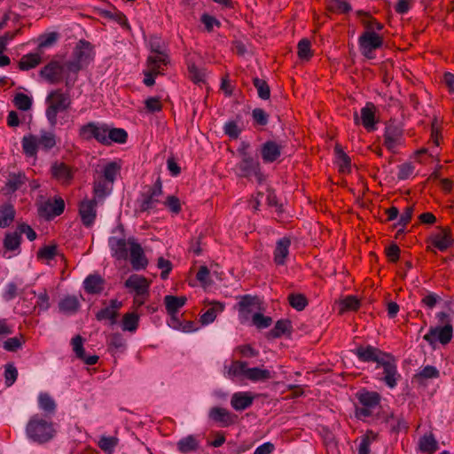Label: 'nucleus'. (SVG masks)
<instances>
[{"label": "nucleus", "instance_id": "nucleus-51", "mask_svg": "<svg viewBox=\"0 0 454 454\" xmlns=\"http://www.w3.org/2000/svg\"><path fill=\"white\" fill-rule=\"evenodd\" d=\"M438 448L437 442L432 434H425L419 440V450L422 452L433 453Z\"/></svg>", "mask_w": 454, "mask_h": 454}, {"label": "nucleus", "instance_id": "nucleus-18", "mask_svg": "<svg viewBox=\"0 0 454 454\" xmlns=\"http://www.w3.org/2000/svg\"><path fill=\"white\" fill-rule=\"evenodd\" d=\"M384 145L392 153H395L398 145L402 144L403 129L394 122L388 123L384 132Z\"/></svg>", "mask_w": 454, "mask_h": 454}, {"label": "nucleus", "instance_id": "nucleus-27", "mask_svg": "<svg viewBox=\"0 0 454 454\" xmlns=\"http://www.w3.org/2000/svg\"><path fill=\"white\" fill-rule=\"evenodd\" d=\"M170 63L168 54H153L148 55L146 59V68L151 69V72L163 74L165 67Z\"/></svg>", "mask_w": 454, "mask_h": 454}, {"label": "nucleus", "instance_id": "nucleus-44", "mask_svg": "<svg viewBox=\"0 0 454 454\" xmlns=\"http://www.w3.org/2000/svg\"><path fill=\"white\" fill-rule=\"evenodd\" d=\"M15 217V209L12 205L6 204L0 207V228L11 225Z\"/></svg>", "mask_w": 454, "mask_h": 454}, {"label": "nucleus", "instance_id": "nucleus-8", "mask_svg": "<svg viewBox=\"0 0 454 454\" xmlns=\"http://www.w3.org/2000/svg\"><path fill=\"white\" fill-rule=\"evenodd\" d=\"M361 54L368 59L375 58L374 51L383 45V37L374 31H364L358 38Z\"/></svg>", "mask_w": 454, "mask_h": 454}, {"label": "nucleus", "instance_id": "nucleus-58", "mask_svg": "<svg viewBox=\"0 0 454 454\" xmlns=\"http://www.w3.org/2000/svg\"><path fill=\"white\" fill-rule=\"evenodd\" d=\"M252 118L255 126H266L269 122V114L262 108H254Z\"/></svg>", "mask_w": 454, "mask_h": 454}, {"label": "nucleus", "instance_id": "nucleus-21", "mask_svg": "<svg viewBox=\"0 0 454 454\" xmlns=\"http://www.w3.org/2000/svg\"><path fill=\"white\" fill-rule=\"evenodd\" d=\"M129 245L132 268L136 270L145 269L148 264V261L141 245L137 243L134 239H129Z\"/></svg>", "mask_w": 454, "mask_h": 454}, {"label": "nucleus", "instance_id": "nucleus-34", "mask_svg": "<svg viewBox=\"0 0 454 454\" xmlns=\"http://www.w3.org/2000/svg\"><path fill=\"white\" fill-rule=\"evenodd\" d=\"M187 301L185 296L166 295L164 297V304L168 315L177 314L179 309L183 308Z\"/></svg>", "mask_w": 454, "mask_h": 454}, {"label": "nucleus", "instance_id": "nucleus-9", "mask_svg": "<svg viewBox=\"0 0 454 454\" xmlns=\"http://www.w3.org/2000/svg\"><path fill=\"white\" fill-rule=\"evenodd\" d=\"M106 132V124L90 121L80 127L78 134L82 140L95 139L99 144L106 145L108 142Z\"/></svg>", "mask_w": 454, "mask_h": 454}, {"label": "nucleus", "instance_id": "nucleus-22", "mask_svg": "<svg viewBox=\"0 0 454 454\" xmlns=\"http://www.w3.org/2000/svg\"><path fill=\"white\" fill-rule=\"evenodd\" d=\"M27 181V178L23 172L9 173L2 191L4 195H11L20 190Z\"/></svg>", "mask_w": 454, "mask_h": 454}, {"label": "nucleus", "instance_id": "nucleus-19", "mask_svg": "<svg viewBox=\"0 0 454 454\" xmlns=\"http://www.w3.org/2000/svg\"><path fill=\"white\" fill-rule=\"evenodd\" d=\"M97 200L85 199L79 204V215L81 221L85 227H90L97 216Z\"/></svg>", "mask_w": 454, "mask_h": 454}, {"label": "nucleus", "instance_id": "nucleus-46", "mask_svg": "<svg viewBox=\"0 0 454 454\" xmlns=\"http://www.w3.org/2000/svg\"><path fill=\"white\" fill-rule=\"evenodd\" d=\"M148 45L150 49L149 55L168 54L166 43L161 37L158 35H151Z\"/></svg>", "mask_w": 454, "mask_h": 454}, {"label": "nucleus", "instance_id": "nucleus-14", "mask_svg": "<svg viewBox=\"0 0 454 454\" xmlns=\"http://www.w3.org/2000/svg\"><path fill=\"white\" fill-rule=\"evenodd\" d=\"M353 352L360 361L364 363H376L377 365H379L387 356H389L390 354L372 345H361Z\"/></svg>", "mask_w": 454, "mask_h": 454}, {"label": "nucleus", "instance_id": "nucleus-64", "mask_svg": "<svg viewBox=\"0 0 454 454\" xmlns=\"http://www.w3.org/2000/svg\"><path fill=\"white\" fill-rule=\"evenodd\" d=\"M253 325L258 329H264L272 324V318L262 313H254L252 317Z\"/></svg>", "mask_w": 454, "mask_h": 454}, {"label": "nucleus", "instance_id": "nucleus-20", "mask_svg": "<svg viewBox=\"0 0 454 454\" xmlns=\"http://www.w3.org/2000/svg\"><path fill=\"white\" fill-rule=\"evenodd\" d=\"M283 145L274 140H268L262 144L260 154L264 163L276 161L282 153Z\"/></svg>", "mask_w": 454, "mask_h": 454}, {"label": "nucleus", "instance_id": "nucleus-32", "mask_svg": "<svg viewBox=\"0 0 454 454\" xmlns=\"http://www.w3.org/2000/svg\"><path fill=\"white\" fill-rule=\"evenodd\" d=\"M80 306V300L75 295H66L59 302V311L66 315L75 314Z\"/></svg>", "mask_w": 454, "mask_h": 454}, {"label": "nucleus", "instance_id": "nucleus-41", "mask_svg": "<svg viewBox=\"0 0 454 454\" xmlns=\"http://www.w3.org/2000/svg\"><path fill=\"white\" fill-rule=\"evenodd\" d=\"M177 450L184 454L195 451L199 449V441L194 435H188L180 439L177 443Z\"/></svg>", "mask_w": 454, "mask_h": 454}, {"label": "nucleus", "instance_id": "nucleus-45", "mask_svg": "<svg viewBox=\"0 0 454 454\" xmlns=\"http://www.w3.org/2000/svg\"><path fill=\"white\" fill-rule=\"evenodd\" d=\"M292 328L291 321L288 319L278 320L274 327L268 333L269 338H279L283 334L289 333Z\"/></svg>", "mask_w": 454, "mask_h": 454}, {"label": "nucleus", "instance_id": "nucleus-23", "mask_svg": "<svg viewBox=\"0 0 454 454\" xmlns=\"http://www.w3.org/2000/svg\"><path fill=\"white\" fill-rule=\"evenodd\" d=\"M73 58L87 66L94 59L93 47L90 43L81 40L73 51Z\"/></svg>", "mask_w": 454, "mask_h": 454}, {"label": "nucleus", "instance_id": "nucleus-63", "mask_svg": "<svg viewBox=\"0 0 454 454\" xmlns=\"http://www.w3.org/2000/svg\"><path fill=\"white\" fill-rule=\"evenodd\" d=\"M118 444V439L113 436H102L98 441V447L106 451L112 452Z\"/></svg>", "mask_w": 454, "mask_h": 454}, {"label": "nucleus", "instance_id": "nucleus-38", "mask_svg": "<svg viewBox=\"0 0 454 454\" xmlns=\"http://www.w3.org/2000/svg\"><path fill=\"white\" fill-rule=\"evenodd\" d=\"M224 305L219 301H213L210 307L200 316L202 325H208L215 321L216 316L223 311Z\"/></svg>", "mask_w": 454, "mask_h": 454}, {"label": "nucleus", "instance_id": "nucleus-30", "mask_svg": "<svg viewBox=\"0 0 454 454\" xmlns=\"http://www.w3.org/2000/svg\"><path fill=\"white\" fill-rule=\"evenodd\" d=\"M83 287L90 294H98L105 288V279L98 274H90L84 279Z\"/></svg>", "mask_w": 454, "mask_h": 454}, {"label": "nucleus", "instance_id": "nucleus-3", "mask_svg": "<svg viewBox=\"0 0 454 454\" xmlns=\"http://www.w3.org/2000/svg\"><path fill=\"white\" fill-rule=\"evenodd\" d=\"M26 433L28 438L34 442L44 443L54 437L55 429L51 422L36 414L29 419L26 427Z\"/></svg>", "mask_w": 454, "mask_h": 454}, {"label": "nucleus", "instance_id": "nucleus-35", "mask_svg": "<svg viewBox=\"0 0 454 454\" xmlns=\"http://www.w3.org/2000/svg\"><path fill=\"white\" fill-rule=\"evenodd\" d=\"M21 237L17 230L12 232H6L3 240V246L6 252L20 251Z\"/></svg>", "mask_w": 454, "mask_h": 454}, {"label": "nucleus", "instance_id": "nucleus-53", "mask_svg": "<svg viewBox=\"0 0 454 454\" xmlns=\"http://www.w3.org/2000/svg\"><path fill=\"white\" fill-rule=\"evenodd\" d=\"M297 54L302 60H309L312 57L311 43L309 39L303 38L298 43Z\"/></svg>", "mask_w": 454, "mask_h": 454}, {"label": "nucleus", "instance_id": "nucleus-50", "mask_svg": "<svg viewBox=\"0 0 454 454\" xmlns=\"http://www.w3.org/2000/svg\"><path fill=\"white\" fill-rule=\"evenodd\" d=\"M378 435L372 430H368L365 434L361 437L358 447V454H370L371 444L377 439Z\"/></svg>", "mask_w": 454, "mask_h": 454}, {"label": "nucleus", "instance_id": "nucleus-62", "mask_svg": "<svg viewBox=\"0 0 454 454\" xmlns=\"http://www.w3.org/2000/svg\"><path fill=\"white\" fill-rule=\"evenodd\" d=\"M58 254V247L56 245L44 246L37 252L38 259L52 260Z\"/></svg>", "mask_w": 454, "mask_h": 454}, {"label": "nucleus", "instance_id": "nucleus-6", "mask_svg": "<svg viewBox=\"0 0 454 454\" xmlns=\"http://www.w3.org/2000/svg\"><path fill=\"white\" fill-rule=\"evenodd\" d=\"M356 398L362 405L356 408V416L358 419L371 417L373 410L380 405L381 400V396L378 392L365 390L357 393Z\"/></svg>", "mask_w": 454, "mask_h": 454}, {"label": "nucleus", "instance_id": "nucleus-49", "mask_svg": "<svg viewBox=\"0 0 454 454\" xmlns=\"http://www.w3.org/2000/svg\"><path fill=\"white\" fill-rule=\"evenodd\" d=\"M246 379L251 381L266 380L271 378L270 372L267 369H261L259 367L248 368L246 371Z\"/></svg>", "mask_w": 454, "mask_h": 454}, {"label": "nucleus", "instance_id": "nucleus-60", "mask_svg": "<svg viewBox=\"0 0 454 454\" xmlns=\"http://www.w3.org/2000/svg\"><path fill=\"white\" fill-rule=\"evenodd\" d=\"M37 300L35 304L34 305V309H38V311H45L50 308V297L46 291L43 289L37 296Z\"/></svg>", "mask_w": 454, "mask_h": 454}, {"label": "nucleus", "instance_id": "nucleus-2", "mask_svg": "<svg viewBox=\"0 0 454 454\" xmlns=\"http://www.w3.org/2000/svg\"><path fill=\"white\" fill-rule=\"evenodd\" d=\"M120 170L121 166L115 161H111L104 165L100 171H97L93 181V194L96 200H102L111 193Z\"/></svg>", "mask_w": 454, "mask_h": 454}, {"label": "nucleus", "instance_id": "nucleus-39", "mask_svg": "<svg viewBox=\"0 0 454 454\" xmlns=\"http://www.w3.org/2000/svg\"><path fill=\"white\" fill-rule=\"evenodd\" d=\"M334 153L339 166V171L341 173L350 172L351 160L340 145L334 146Z\"/></svg>", "mask_w": 454, "mask_h": 454}, {"label": "nucleus", "instance_id": "nucleus-36", "mask_svg": "<svg viewBox=\"0 0 454 454\" xmlns=\"http://www.w3.org/2000/svg\"><path fill=\"white\" fill-rule=\"evenodd\" d=\"M256 304V297L246 294L240 297L238 303V310L240 317L247 319Z\"/></svg>", "mask_w": 454, "mask_h": 454}, {"label": "nucleus", "instance_id": "nucleus-17", "mask_svg": "<svg viewBox=\"0 0 454 454\" xmlns=\"http://www.w3.org/2000/svg\"><path fill=\"white\" fill-rule=\"evenodd\" d=\"M208 418L221 427H228L234 425L238 420V416L231 413L225 408L212 407L208 412Z\"/></svg>", "mask_w": 454, "mask_h": 454}, {"label": "nucleus", "instance_id": "nucleus-13", "mask_svg": "<svg viewBox=\"0 0 454 454\" xmlns=\"http://www.w3.org/2000/svg\"><path fill=\"white\" fill-rule=\"evenodd\" d=\"M64 210V200L59 196H56L53 199H48L39 205L38 215L46 220H51L60 215Z\"/></svg>", "mask_w": 454, "mask_h": 454}, {"label": "nucleus", "instance_id": "nucleus-5", "mask_svg": "<svg viewBox=\"0 0 454 454\" xmlns=\"http://www.w3.org/2000/svg\"><path fill=\"white\" fill-rule=\"evenodd\" d=\"M162 193V182L160 177L158 176L153 185L145 187V190L140 193L137 200L139 211L150 213L154 210L160 203V197Z\"/></svg>", "mask_w": 454, "mask_h": 454}, {"label": "nucleus", "instance_id": "nucleus-40", "mask_svg": "<svg viewBox=\"0 0 454 454\" xmlns=\"http://www.w3.org/2000/svg\"><path fill=\"white\" fill-rule=\"evenodd\" d=\"M106 139L108 140V142L106 145H111L113 143L124 144L128 139V133L123 129H110L107 126Z\"/></svg>", "mask_w": 454, "mask_h": 454}, {"label": "nucleus", "instance_id": "nucleus-29", "mask_svg": "<svg viewBox=\"0 0 454 454\" xmlns=\"http://www.w3.org/2000/svg\"><path fill=\"white\" fill-rule=\"evenodd\" d=\"M224 376L226 378L234 379H246L247 370V363L244 361H232L230 365L224 367Z\"/></svg>", "mask_w": 454, "mask_h": 454}, {"label": "nucleus", "instance_id": "nucleus-57", "mask_svg": "<svg viewBox=\"0 0 454 454\" xmlns=\"http://www.w3.org/2000/svg\"><path fill=\"white\" fill-rule=\"evenodd\" d=\"M289 304L298 311H301L308 305L305 295L301 294H291L288 295Z\"/></svg>", "mask_w": 454, "mask_h": 454}, {"label": "nucleus", "instance_id": "nucleus-33", "mask_svg": "<svg viewBox=\"0 0 454 454\" xmlns=\"http://www.w3.org/2000/svg\"><path fill=\"white\" fill-rule=\"evenodd\" d=\"M63 65L65 66V84L67 88H72L76 81V77L72 79L70 74H74L76 75L85 66L74 58Z\"/></svg>", "mask_w": 454, "mask_h": 454}, {"label": "nucleus", "instance_id": "nucleus-4", "mask_svg": "<svg viewBox=\"0 0 454 454\" xmlns=\"http://www.w3.org/2000/svg\"><path fill=\"white\" fill-rule=\"evenodd\" d=\"M48 106L46 109V117L51 127H55L58 122V114L66 111L71 105V99L67 93L61 90H52L47 97Z\"/></svg>", "mask_w": 454, "mask_h": 454}, {"label": "nucleus", "instance_id": "nucleus-42", "mask_svg": "<svg viewBox=\"0 0 454 454\" xmlns=\"http://www.w3.org/2000/svg\"><path fill=\"white\" fill-rule=\"evenodd\" d=\"M59 38V34L58 32H50L40 35L37 38L38 45L36 50L43 54V49L53 46L58 42Z\"/></svg>", "mask_w": 454, "mask_h": 454}, {"label": "nucleus", "instance_id": "nucleus-31", "mask_svg": "<svg viewBox=\"0 0 454 454\" xmlns=\"http://www.w3.org/2000/svg\"><path fill=\"white\" fill-rule=\"evenodd\" d=\"M375 106L368 102L365 106L361 109V121L362 125L368 130L372 131L375 129Z\"/></svg>", "mask_w": 454, "mask_h": 454}, {"label": "nucleus", "instance_id": "nucleus-47", "mask_svg": "<svg viewBox=\"0 0 454 454\" xmlns=\"http://www.w3.org/2000/svg\"><path fill=\"white\" fill-rule=\"evenodd\" d=\"M356 15L358 17H365V19L362 20V23L365 27V31H373L374 29L380 31L383 29V24L379 22L376 19L372 17L370 13L364 12L362 10H359L356 12Z\"/></svg>", "mask_w": 454, "mask_h": 454}, {"label": "nucleus", "instance_id": "nucleus-37", "mask_svg": "<svg viewBox=\"0 0 454 454\" xmlns=\"http://www.w3.org/2000/svg\"><path fill=\"white\" fill-rule=\"evenodd\" d=\"M42 61V53L36 50V52L28 53L19 61V68L23 71L30 70L37 67Z\"/></svg>", "mask_w": 454, "mask_h": 454}, {"label": "nucleus", "instance_id": "nucleus-43", "mask_svg": "<svg viewBox=\"0 0 454 454\" xmlns=\"http://www.w3.org/2000/svg\"><path fill=\"white\" fill-rule=\"evenodd\" d=\"M39 408L46 414H54L56 411V403L54 399L46 392H42L38 395Z\"/></svg>", "mask_w": 454, "mask_h": 454}, {"label": "nucleus", "instance_id": "nucleus-59", "mask_svg": "<svg viewBox=\"0 0 454 454\" xmlns=\"http://www.w3.org/2000/svg\"><path fill=\"white\" fill-rule=\"evenodd\" d=\"M125 340L120 333H113L109 337L108 348L112 351L122 350L125 348Z\"/></svg>", "mask_w": 454, "mask_h": 454}, {"label": "nucleus", "instance_id": "nucleus-52", "mask_svg": "<svg viewBox=\"0 0 454 454\" xmlns=\"http://www.w3.org/2000/svg\"><path fill=\"white\" fill-rule=\"evenodd\" d=\"M119 312L114 311L113 309L106 307L98 310L96 314V318L98 321L108 320L110 325H114L117 322Z\"/></svg>", "mask_w": 454, "mask_h": 454}, {"label": "nucleus", "instance_id": "nucleus-7", "mask_svg": "<svg viewBox=\"0 0 454 454\" xmlns=\"http://www.w3.org/2000/svg\"><path fill=\"white\" fill-rule=\"evenodd\" d=\"M381 367L382 372L378 379L384 382L389 388H395L401 379V374L398 372L396 360L392 354L387 356L377 368Z\"/></svg>", "mask_w": 454, "mask_h": 454}, {"label": "nucleus", "instance_id": "nucleus-11", "mask_svg": "<svg viewBox=\"0 0 454 454\" xmlns=\"http://www.w3.org/2000/svg\"><path fill=\"white\" fill-rule=\"evenodd\" d=\"M239 176L249 178L254 176L258 183L264 181V175L261 171L260 162L252 156H246L237 164Z\"/></svg>", "mask_w": 454, "mask_h": 454}, {"label": "nucleus", "instance_id": "nucleus-54", "mask_svg": "<svg viewBox=\"0 0 454 454\" xmlns=\"http://www.w3.org/2000/svg\"><path fill=\"white\" fill-rule=\"evenodd\" d=\"M25 343V339L23 335L15 336L12 338H9L3 343V348L9 352H16L20 348H22Z\"/></svg>", "mask_w": 454, "mask_h": 454}, {"label": "nucleus", "instance_id": "nucleus-24", "mask_svg": "<svg viewBox=\"0 0 454 454\" xmlns=\"http://www.w3.org/2000/svg\"><path fill=\"white\" fill-rule=\"evenodd\" d=\"M125 286L133 289L138 296H148L150 282L143 276L131 275L125 282Z\"/></svg>", "mask_w": 454, "mask_h": 454}, {"label": "nucleus", "instance_id": "nucleus-56", "mask_svg": "<svg viewBox=\"0 0 454 454\" xmlns=\"http://www.w3.org/2000/svg\"><path fill=\"white\" fill-rule=\"evenodd\" d=\"M327 10L332 12L348 13L351 11V5L342 0H329Z\"/></svg>", "mask_w": 454, "mask_h": 454}, {"label": "nucleus", "instance_id": "nucleus-25", "mask_svg": "<svg viewBox=\"0 0 454 454\" xmlns=\"http://www.w3.org/2000/svg\"><path fill=\"white\" fill-rule=\"evenodd\" d=\"M291 239L288 237H283L277 240L273 252V260L277 265H285L289 254Z\"/></svg>", "mask_w": 454, "mask_h": 454}, {"label": "nucleus", "instance_id": "nucleus-61", "mask_svg": "<svg viewBox=\"0 0 454 454\" xmlns=\"http://www.w3.org/2000/svg\"><path fill=\"white\" fill-rule=\"evenodd\" d=\"M15 106L22 111H27L31 108L32 99L24 93H18L13 100Z\"/></svg>", "mask_w": 454, "mask_h": 454}, {"label": "nucleus", "instance_id": "nucleus-10", "mask_svg": "<svg viewBox=\"0 0 454 454\" xmlns=\"http://www.w3.org/2000/svg\"><path fill=\"white\" fill-rule=\"evenodd\" d=\"M76 168L66 162L56 160L52 162L50 168V173L52 179L56 180L61 185L68 186L72 184Z\"/></svg>", "mask_w": 454, "mask_h": 454}, {"label": "nucleus", "instance_id": "nucleus-26", "mask_svg": "<svg viewBox=\"0 0 454 454\" xmlns=\"http://www.w3.org/2000/svg\"><path fill=\"white\" fill-rule=\"evenodd\" d=\"M128 244L125 239L117 237H110L108 245L111 249L112 254L117 260H126L128 258Z\"/></svg>", "mask_w": 454, "mask_h": 454}, {"label": "nucleus", "instance_id": "nucleus-1", "mask_svg": "<svg viewBox=\"0 0 454 454\" xmlns=\"http://www.w3.org/2000/svg\"><path fill=\"white\" fill-rule=\"evenodd\" d=\"M58 144V137L51 130L41 129L38 135L29 134L21 140L22 150L27 156L36 157L39 150L49 153Z\"/></svg>", "mask_w": 454, "mask_h": 454}, {"label": "nucleus", "instance_id": "nucleus-55", "mask_svg": "<svg viewBox=\"0 0 454 454\" xmlns=\"http://www.w3.org/2000/svg\"><path fill=\"white\" fill-rule=\"evenodd\" d=\"M253 84L256 88L260 98L263 100L270 98V89L266 81L255 77L253 79Z\"/></svg>", "mask_w": 454, "mask_h": 454}, {"label": "nucleus", "instance_id": "nucleus-16", "mask_svg": "<svg viewBox=\"0 0 454 454\" xmlns=\"http://www.w3.org/2000/svg\"><path fill=\"white\" fill-rule=\"evenodd\" d=\"M430 243L441 252L448 250L454 244L451 230L449 227H439L438 231L432 233Z\"/></svg>", "mask_w": 454, "mask_h": 454}, {"label": "nucleus", "instance_id": "nucleus-28", "mask_svg": "<svg viewBox=\"0 0 454 454\" xmlns=\"http://www.w3.org/2000/svg\"><path fill=\"white\" fill-rule=\"evenodd\" d=\"M254 399L250 392H236L231 395V405L235 411H244L253 404Z\"/></svg>", "mask_w": 454, "mask_h": 454}, {"label": "nucleus", "instance_id": "nucleus-12", "mask_svg": "<svg viewBox=\"0 0 454 454\" xmlns=\"http://www.w3.org/2000/svg\"><path fill=\"white\" fill-rule=\"evenodd\" d=\"M39 74L50 84H58L65 78V66L59 60H51L40 70Z\"/></svg>", "mask_w": 454, "mask_h": 454}, {"label": "nucleus", "instance_id": "nucleus-15", "mask_svg": "<svg viewBox=\"0 0 454 454\" xmlns=\"http://www.w3.org/2000/svg\"><path fill=\"white\" fill-rule=\"evenodd\" d=\"M453 337V326L448 324L443 326L431 327L427 334L424 335V340L430 345H434L437 340L442 344L447 345L450 342Z\"/></svg>", "mask_w": 454, "mask_h": 454}, {"label": "nucleus", "instance_id": "nucleus-48", "mask_svg": "<svg viewBox=\"0 0 454 454\" xmlns=\"http://www.w3.org/2000/svg\"><path fill=\"white\" fill-rule=\"evenodd\" d=\"M138 323L139 316L137 313H126L121 320V329L123 331L134 333L138 327Z\"/></svg>", "mask_w": 454, "mask_h": 454}]
</instances>
